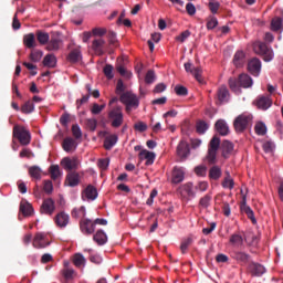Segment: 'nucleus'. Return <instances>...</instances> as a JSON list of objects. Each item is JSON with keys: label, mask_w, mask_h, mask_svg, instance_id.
<instances>
[{"label": "nucleus", "mask_w": 283, "mask_h": 283, "mask_svg": "<svg viewBox=\"0 0 283 283\" xmlns=\"http://www.w3.org/2000/svg\"><path fill=\"white\" fill-rule=\"evenodd\" d=\"M115 93L120 96L122 94H125V84L123 83V80L117 81Z\"/></svg>", "instance_id": "nucleus-62"}, {"label": "nucleus", "mask_w": 283, "mask_h": 283, "mask_svg": "<svg viewBox=\"0 0 283 283\" xmlns=\"http://www.w3.org/2000/svg\"><path fill=\"white\" fill-rule=\"evenodd\" d=\"M222 177V169H220L218 166H212L209 170V178L211 180H220Z\"/></svg>", "instance_id": "nucleus-39"}, {"label": "nucleus", "mask_w": 283, "mask_h": 283, "mask_svg": "<svg viewBox=\"0 0 283 283\" xmlns=\"http://www.w3.org/2000/svg\"><path fill=\"white\" fill-rule=\"evenodd\" d=\"M189 154H191V150L189 149V144L185 140H181L177 146V156H179L181 160H185L187 159Z\"/></svg>", "instance_id": "nucleus-18"}, {"label": "nucleus", "mask_w": 283, "mask_h": 283, "mask_svg": "<svg viewBox=\"0 0 283 283\" xmlns=\"http://www.w3.org/2000/svg\"><path fill=\"white\" fill-rule=\"evenodd\" d=\"M216 130L220 136H229V125L224 119H219L214 124Z\"/></svg>", "instance_id": "nucleus-27"}, {"label": "nucleus", "mask_w": 283, "mask_h": 283, "mask_svg": "<svg viewBox=\"0 0 283 283\" xmlns=\"http://www.w3.org/2000/svg\"><path fill=\"white\" fill-rule=\"evenodd\" d=\"M273 149H275V145L272 142H265L263 144V150L265 154H273Z\"/></svg>", "instance_id": "nucleus-63"}, {"label": "nucleus", "mask_w": 283, "mask_h": 283, "mask_svg": "<svg viewBox=\"0 0 283 283\" xmlns=\"http://www.w3.org/2000/svg\"><path fill=\"white\" fill-rule=\"evenodd\" d=\"M221 149H222V156L224 158H229L231 155V151H233V143L229 140H223L221 144Z\"/></svg>", "instance_id": "nucleus-31"}, {"label": "nucleus", "mask_w": 283, "mask_h": 283, "mask_svg": "<svg viewBox=\"0 0 283 283\" xmlns=\"http://www.w3.org/2000/svg\"><path fill=\"white\" fill-rule=\"evenodd\" d=\"M207 129H209V124H207V122L205 120H199L196 124V132L197 134H205L207 132Z\"/></svg>", "instance_id": "nucleus-48"}, {"label": "nucleus", "mask_w": 283, "mask_h": 283, "mask_svg": "<svg viewBox=\"0 0 283 283\" xmlns=\"http://www.w3.org/2000/svg\"><path fill=\"white\" fill-rule=\"evenodd\" d=\"M120 103L125 105L126 114H132L134 109H138L140 107V99L134 92L126 91L119 96Z\"/></svg>", "instance_id": "nucleus-1"}, {"label": "nucleus", "mask_w": 283, "mask_h": 283, "mask_svg": "<svg viewBox=\"0 0 283 283\" xmlns=\"http://www.w3.org/2000/svg\"><path fill=\"white\" fill-rule=\"evenodd\" d=\"M49 174L52 180H59L61 176H63V172L61 171L59 165H51L49 168Z\"/></svg>", "instance_id": "nucleus-33"}, {"label": "nucleus", "mask_w": 283, "mask_h": 283, "mask_svg": "<svg viewBox=\"0 0 283 283\" xmlns=\"http://www.w3.org/2000/svg\"><path fill=\"white\" fill-rule=\"evenodd\" d=\"M181 198H196V192L193 191V184L187 182L179 187L178 189Z\"/></svg>", "instance_id": "nucleus-14"}, {"label": "nucleus", "mask_w": 283, "mask_h": 283, "mask_svg": "<svg viewBox=\"0 0 283 283\" xmlns=\"http://www.w3.org/2000/svg\"><path fill=\"white\" fill-rule=\"evenodd\" d=\"M248 70L253 76H260L262 70V62L258 57H253L248 62Z\"/></svg>", "instance_id": "nucleus-11"}, {"label": "nucleus", "mask_w": 283, "mask_h": 283, "mask_svg": "<svg viewBox=\"0 0 283 283\" xmlns=\"http://www.w3.org/2000/svg\"><path fill=\"white\" fill-rule=\"evenodd\" d=\"M232 63L237 67H243L244 63H247V54H244V51H237L234 53Z\"/></svg>", "instance_id": "nucleus-26"}, {"label": "nucleus", "mask_w": 283, "mask_h": 283, "mask_svg": "<svg viewBox=\"0 0 283 283\" xmlns=\"http://www.w3.org/2000/svg\"><path fill=\"white\" fill-rule=\"evenodd\" d=\"M253 48L256 54L263 56V61H265V63H270V61L275 56L273 49H271L264 42H255Z\"/></svg>", "instance_id": "nucleus-5"}, {"label": "nucleus", "mask_w": 283, "mask_h": 283, "mask_svg": "<svg viewBox=\"0 0 283 283\" xmlns=\"http://www.w3.org/2000/svg\"><path fill=\"white\" fill-rule=\"evenodd\" d=\"M94 242H96L99 247L107 243V234L103 230H97V232L93 235Z\"/></svg>", "instance_id": "nucleus-30"}, {"label": "nucleus", "mask_w": 283, "mask_h": 283, "mask_svg": "<svg viewBox=\"0 0 283 283\" xmlns=\"http://www.w3.org/2000/svg\"><path fill=\"white\" fill-rule=\"evenodd\" d=\"M71 216L72 218H75V220H78V218H83L84 220L86 216L85 206L73 209Z\"/></svg>", "instance_id": "nucleus-41"}, {"label": "nucleus", "mask_w": 283, "mask_h": 283, "mask_svg": "<svg viewBox=\"0 0 283 283\" xmlns=\"http://www.w3.org/2000/svg\"><path fill=\"white\" fill-rule=\"evenodd\" d=\"M105 45V40L103 39H97L94 40L92 43V49L94 50V52H96L97 54H103V46Z\"/></svg>", "instance_id": "nucleus-40"}, {"label": "nucleus", "mask_w": 283, "mask_h": 283, "mask_svg": "<svg viewBox=\"0 0 283 283\" xmlns=\"http://www.w3.org/2000/svg\"><path fill=\"white\" fill-rule=\"evenodd\" d=\"M229 242L232 247H242L244 244V239L239 233H233L230 235Z\"/></svg>", "instance_id": "nucleus-37"}, {"label": "nucleus", "mask_w": 283, "mask_h": 283, "mask_svg": "<svg viewBox=\"0 0 283 283\" xmlns=\"http://www.w3.org/2000/svg\"><path fill=\"white\" fill-rule=\"evenodd\" d=\"M97 166L102 171H107L109 167V158H102L97 160Z\"/></svg>", "instance_id": "nucleus-54"}, {"label": "nucleus", "mask_w": 283, "mask_h": 283, "mask_svg": "<svg viewBox=\"0 0 283 283\" xmlns=\"http://www.w3.org/2000/svg\"><path fill=\"white\" fill-rule=\"evenodd\" d=\"M229 87L230 90H232L235 94H240V92H242L240 90V78H233V77H230L229 78Z\"/></svg>", "instance_id": "nucleus-43"}, {"label": "nucleus", "mask_w": 283, "mask_h": 283, "mask_svg": "<svg viewBox=\"0 0 283 283\" xmlns=\"http://www.w3.org/2000/svg\"><path fill=\"white\" fill-rule=\"evenodd\" d=\"M85 262H86L85 256H83V254L81 253H76L73 258V264L77 269H81V266H85Z\"/></svg>", "instance_id": "nucleus-45"}, {"label": "nucleus", "mask_w": 283, "mask_h": 283, "mask_svg": "<svg viewBox=\"0 0 283 283\" xmlns=\"http://www.w3.org/2000/svg\"><path fill=\"white\" fill-rule=\"evenodd\" d=\"M96 198H98V190L92 185H88L82 192V200H96Z\"/></svg>", "instance_id": "nucleus-16"}, {"label": "nucleus", "mask_w": 283, "mask_h": 283, "mask_svg": "<svg viewBox=\"0 0 283 283\" xmlns=\"http://www.w3.org/2000/svg\"><path fill=\"white\" fill-rule=\"evenodd\" d=\"M175 94H177V96H187V94H189V90L182 85H177L175 86Z\"/></svg>", "instance_id": "nucleus-57"}, {"label": "nucleus", "mask_w": 283, "mask_h": 283, "mask_svg": "<svg viewBox=\"0 0 283 283\" xmlns=\"http://www.w3.org/2000/svg\"><path fill=\"white\" fill-rule=\"evenodd\" d=\"M21 112L23 114H32V112H34V103H32V101H28L22 105Z\"/></svg>", "instance_id": "nucleus-52"}, {"label": "nucleus", "mask_w": 283, "mask_h": 283, "mask_svg": "<svg viewBox=\"0 0 283 283\" xmlns=\"http://www.w3.org/2000/svg\"><path fill=\"white\" fill-rule=\"evenodd\" d=\"M184 67H185L186 72L193 75V77L196 78V81H198V83H200L201 85H202V83H205V80L202 78V67H200V66L195 67L191 62L185 63Z\"/></svg>", "instance_id": "nucleus-7"}, {"label": "nucleus", "mask_w": 283, "mask_h": 283, "mask_svg": "<svg viewBox=\"0 0 283 283\" xmlns=\"http://www.w3.org/2000/svg\"><path fill=\"white\" fill-rule=\"evenodd\" d=\"M241 211L247 214V217L249 218V220L252 221L253 224H255V222H256L255 214L253 213V210L251 209V207H249L247 205V196L245 195H243V199L241 202Z\"/></svg>", "instance_id": "nucleus-21"}, {"label": "nucleus", "mask_w": 283, "mask_h": 283, "mask_svg": "<svg viewBox=\"0 0 283 283\" xmlns=\"http://www.w3.org/2000/svg\"><path fill=\"white\" fill-rule=\"evenodd\" d=\"M98 126V122L95 118L86 119V127L90 132H96V127Z\"/></svg>", "instance_id": "nucleus-56"}, {"label": "nucleus", "mask_w": 283, "mask_h": 283, "mask_svg": "<svg viewBox=\"0 0 283 283\" xmlns=\"http://www.w3.org/2000/svg\"><path fill=\"white\" fill-rule=\"evenodd\" d=\"M65 182L69 187H78L81 185V175L76 171H71L66 175Z\"/></svg>", "instance_id": "nucleus-19"}, {"label": "nucleus", "mask_w": 283, "mask_h": 283, "mask_svg": "<svg viewBox=\"0 0 283 283\" xmlns=\"http://www.w3.org/2000/svg\"><path fill=\"white\" fill-rule=\"evenodd\" d=\"M139 160H146V165L149 167V165H154V160H156V154L151 153L147 149H143L139 151Z\"/></svg>", "instance_id": "nucleus-20"}, {"label": "nucleus", "mask_w": 283, "mask_h": 283, "mask_svg": "<svg viewBox=\"0 0 283 283\" xmlns=\"http://www.w3.org/2000/svg\"><path fill=\"white\" fill-rule=\"evenodd\" d=\"M41 174H43V170H41L39 166H32L29 168V175L35 180H41Z\"/></svg>", "instance_id": "nucleus-42"}, {"label": "nucleus", "mask_w": 283, "mask_h": 283, "mask_svg": "<svg viewBox=\"0 0 283 283\" xmlns=\"http://www.w3.org/2000/svg\"><path fill=\"white\" fill-rule=\"evenodd\" d=\"M208 7L212 14H218V11L220 10V2L210 1Z\"/></svg>", "instance_id": "nucleus-59"}, {"label": "nucleus", "mask_w": 283, "mask_h": 283, "mask_svg": "<svg viewBox=\"0 0 283 283\" xmlns=\"http://www.w3.org/2000/svg\"><path fill=\"white\" fill-rule=\"evenodd\" d=\"M217 98L219 105L229 103V88H227V86L219 87L217 92Z\"/></svg>", "instance_id": "nucleus-25"}, {"label": "nucleus", "mask_w": 283, "mask_h": 283, "mask_svg": "<svg viewBox=\"0 0 283 283\" xmlns=\"http://www.w3.org/2000/svg\"><path fill=\"white\" fill-rule=\"evenodd\" d=\"M103 72L108 81H112V78H114V66L112 64H106L103 69Z\"/></svg>", "instance_id": "nucleus-50"}, {"label": "nucleus", "mask_w": 283, "mask_h": 283, "mask_svg": "<svg viewBox=\"0 0 283 283\" xmlns=\"http://www.w3.org/2000/svg\"><path fill=\"white\" fill-rule=\"evenodd\" d=\"M254 132L258 136H265L266 135V124L259 122L254 126Z\"/></svg>", "instance_id": "nucleus-47"}, {"label": "nucleus", "mask_w": 283, "mask_h": 283, "mask_svg": "<svg viewBox=\"0 0 283 283\" xmlns=\"http://www.w3.org/2000/svg\"><path fill=\"white\" fill-rule=\"evenodd\" d=\"M81 59V51L78 49L72 50L67 55L70 63H78Z\"/></svg>", "instance_id": "nucleus-44"}, {"label": "nucleus", "mask_w": 283, "mask_h": 283, "mask_svg": "<svg viewBox=\"0 0 283 283\" xmlns=\"http://www.w3.org/2000/svg\"><path fill=\"white\" fill-rule=\"evenodd\" d=\"M54 221L57 227L64 229V227H67V224H70V214L65 212H60L55 216Z\"/></svg>", "instance_id": "nucleus-23"}, {"label": "nucleus", "mask_w": 283, "mask_h": 283, "mask_svg": "<svg viewBox=\"0 0 283 283\" xmlns=\"http://www.w3.org/2000/svg\"><path fill=\"white\" fill-rule=\"evenodd\" d=\"M231 258L240 264H247L249 263V260H251V255L243 251H233Z\"/></svg>", "instance_id": "nucleus-24"}, {"label": "nucleus", "mask_w": 283, "mask_h": 283, "mask_svg": "<svg viewBox=\"0 0 283 283\" xmlns=\"http://www.w3.org/2000/svg\"><path fill=\"white\" fill-rule=\"evenodd\" d=\"M80 230L82 231V233H84V235H92V233L96 231L94 221H92L91 219H82L80 221Z\"/></svg>", "instance_id": "nucleus-9"}, {"label": "nucleus", "mask_w": 283, "mask_h": 283, "mask_svg": "<svg viewBox=\"0 0 283 283\" xmlns=\"http://www.w3.org/2000/svg\"><path fill=\"white\" fill-rule=\"evenodd\" d=\"M226 177L221 184V186L223 187V189H233V187H235V181H233V178H231V174H229V171H226Z\"/></svg>", "instance_id": "nucleus-38"}, {"label": "nucleus", "mask_w": 283, "mask_h": 283, "mask_svg": "<svg viewBox=\"0 0 283 283\" xmlns=\"http://www.w3.org/2000/svg\"><path fill=\"white\" fill-rule=\"evenodd\" d=\"M61 165L66 171H72V169H78V165H81V163L76 157H73V158L64 157L61 160Z\"/></svg>", "instance_id": "nucleus-13"}, {"label": "nucleus", "mask_w": 283, "mask_h": 283, "mask_svg": "<svg viewBox=\"0 0 283 283\" xmlns=\"http://www.w3.org/2000/svg\"><path fill=\"white\" fill-rule=\"evenodd\" d=\"M271 28L273 32H280V30H282V18L272 19Z\"/></svg>", "instance_id": "nucleus-51"}, {"label": "nucleus", "mask_w": 283, "mask_h": 283, "mask_svg": "<svg viewBox=\"0 0 283 283\" xmlns=\"http://www.w3.org/2000/svg\"><path fill=\"white\" fill-rule=\"evenodd\" d=\"M118 143V135H108L104 139V148L109 151Z\"/></svg>", "instance_id": "nucleus-29"}, {"label": "nucleus", "mask_w": 283, "mask_h": 283, "mask_svg": "<svg viewBox=\"0 0 283 283\" xmlns=\"http://www.w3.org/2000/svg\"><path fill=\"white\" fill-rule=\"evenodd\" d=\"M44 67H56V55L55 54H46L43 59Z\"/></svg>", "instance_id": "nucleus-36"}, {"label": "nucleus", "mask_w": 283, "mask_h": 283, "mask_svg": "<svg viewBox=\"0 0 283 283\" xmlns=\"http://www.w3.org/2000/svg\"><path fill=\"white\" fill-rule=\"evenodd\" d=\"M23 43L25 48L32 50V48H36V41L34 38V33H29L23 36Z\"/></svg>", "instance_id": "nucleus-32"}, {"label": "nucleus", "mask_w": 283, "mask_h": 283, "mask_svg": "<svg viewBox=\"0 0 283 283\" xmlns=\"http://www.w3.org/2000/svg\"><path fill=\"white\" fill-rule=\"evenodd\" d=\"M70 265L69 262L64 263V269L61 271L63 277L65 280H74V275H76V271H74V269H70L67 268Z\"/></svg>", "instance_id": "nucleus-34"}, {"label": "nucleus", "mask_w": 283, "mask_h": 283, "mask_svg": "<svg viewBox=\"0 0 283 283\" xmlns=\"http://www.w3.org/2000/svg\"><path fill=\"white\" fill-rule=\"evenodd\" d=\"M253 125V115L243 113L235 117L233 127L237 134H242L245 129H249Z\"/></svg>", "instance_id": "nucleus-2"}, {"label": "nucleus", "mask_w": 283, "mask_h": 283, "mask_svg": "<svg viewBox=\"0 0 283 283\" xmlns=\"http://www.w3.org/2000/svg\"><path fill=\"white\" fill-rule=\"evenodd\" d=\"M155 81H156V73L154 72V70H149L146 73L145 83H147V85H151V83H154Z\"/></svg>", "instance_id": "nucleus-55"}, {"label": "nucleus", "mask_w": 283, "mask_h": 283, "mask_svg": "<svg viewBox=\"0 0 283 283\" xmlns=\"http://www.w3.org/2000/svg\"><path fill=\"white\" fill-rule=\"evenodd\" d=\"M72 134H73L74 138H76V139L83 137V132H81V127L78 126V124H74L72 126Z\"/></svg>", "instance_id": "nucleus-60"}, {"label": "nucleus", "mask_w": 283, "mask_h": 283, "mask_svg": "<svg viewBox=\"0 0 283 283\" xmlns=\"http://www.w3.org/2000/svg\"><path fill=\"white\" fill-rule=\"evenodd\" d=\"M76 147H78V144L76 143V140L74 138L66 137L63 139L62 148L67 154H70V151H75Z\"/></svg>", "instance_id": "nucleus-22"}, {"label": "nucleus", "mask_w": 283, "mask_h": 283, "mask_svg": "<svg viewBox=\"0 0 283 283\" xmlns=\"http://www.w3.org/2000/svg\"><path fill=\"white\" fill-rule=\"evenodd\" d=\"M108 118L111 120V126L115 129H118L125 120V117L123 115V107L115 106L108 112Z\"/></svg>", "instance_id": "nucleus-4"}, {"label": "nucleus", "mask_w": 283, "mask_h": 283, "mask_svg": "<svg viewBox=\"0 0 283 283\" xmlns=\"http://www.w3.org/2000/svg\"><path fill=\"white\" fill-rule=\"evenodd\" d=\"M30 61H32L33 63H39V61H41V59H43V52L41 51H32L30 53L29 56Z\"/></svg>", "instance_id": "nucleus-53"}, {"label": "nucleus", "mask_w": 283, "mask_h": 283, "mask_svg": "<svg viewBox=\"0 0 283 283\" xmlns=\"http://www.w3.org/2000/svg\"><path fill=\"white\" fill-rule=\"evenodd\" d=\"M199 205L203 208L207 209L209 207V205H211V195H206L203 196L200 201Z\"/></svg>", "instance_id": "nucleus-58"}, {"label": "nucleus", "mask_w": 283, "mask_h": 283, "mask_svg": "<svg viewBox=\"0 0 283 283\" xmlns=\"http://www.w3.org/2000/svg\"><path fill=\"white\" fill-rule=\"evenodd\" d=\"M56 210V206L52 198L44 199L42 202V206L40 208L41 213H44L45 216H52L54 211Z\"/></svg>", "instance_id": "nucleus-12"}, {"label": "nucleus", "mask_w": 283, "mask_h": 283, "mask_svg": "<svg viewBox=\"0 0 283 283\" xmlns=\"http://www.w3.org/2000/svg\"><path fill=\"white\" fill-rule=\"evenodd\" d=\"M62 43L63 40L61 39V33L53 32L51 40L48 42L46 50H49V52H56L61 49Z\"/></svg>", "instance_id": "nucleus-8"}, {"label": "nucleus", "mask_w": 283, "mask_h": 283, "mask_svg": "<svg viewBox=\"0 0 283 283\" xmlns=\"http://www.w3.org/2000/svg\"><path fill=\"white\" fill-rule=\"evenodd\" d=\"M250 269L252 275H254L255 277H261V275H264L266 273V268H264V265L260 263H252L250 265Z\"/></svg>", "instance_id": "nucleus-28"}, {"label": "nucleus", "mask_w": 283, "mask_h": 283, "mask_svg": "<svg viewBox=\"0 0 283 283\" xmlns=\"http://www.w3.org/2000/svg\"><path fill=\"white\" fill-rule=\"evenodd\" d=\"M46 235L43 232H38L33 239L34 249H45V247H50V242L45 240Z\"/></svg>", "instance_id": "nucleus-15"}, {"label": "nucleus", "mask_w": 283, "mask_h": 283, "mask_svg": "<svg viewBox=\"0 0 283 283\" xmlns=\"http://www.w3.org/2000/svg\"><path fill=\"white\" fill-rule=\"evenodd\" d=\"M239 85L244 88L251 87L253 85V78L247 74H241L239 75Z\"/></svg>", "instance_id": "nucleus-35"}, {"label": "nucleus", "mask_w": 283, "mask_h": 283, "mask_svg": "<svg viewBox=\"0 0 283 283\" xmlns=\"http://www.w3.org/2000/svg\"><path fill=\"white\" fill-rule=\"evenodd\" d=\"M255 105L259 109H262L263 112H266L273 105V99L269 96H259L255 101Z\"/></svg>", "instance_id": "nucleus-17"}, {"label": "nucleus", "mask_w": 283, "mask_h": 283, "mask_svg": "<svg viewBox=\"0 0 283 283\" xmlns=\"http://www.w3.org/2000/svg\"><path fill=\"white\" fill-rule=\"evenodd\" d=\"M36 39L41 45H46L50 41V34L43 31H36Z\"/></svg>", "instance_id": "nucleus-46"}, {"label": "nucleus", "mask_w": 283, "mask_h": 283, "mask_svg": "<svg viewBox=\"0 0 283 283\" xmlns=\"http://www.w3.org/2000/svg\"><path fill=\"white\" fill-rule=\"evenodd\" d=\"M134 129H136V132H147V124H145L144 122H138L134 125Z\"/></svg>", "instance_id": "nucleus-64"}, {"label": "nucleus", "mask_w": 283, "mask_h": 283, "mask_svg": "<svg viewBox=\"0 0 283 283\" xmlns=\"http://www.w3.org/2000/svg\"><path fill=\"white\" fill-rule=\"evenodd\" d=\"M219 149H220V137H218V135H214L211 138L208 147L207 160L209 165H216Z\"/></svg>", "instance_id": "nucleus-3"}, {"label": "nucleus", "mask_w": 283, "mask_h": 283, "mask_svg": "<svg viewBox=\"0 0 283 283\" xmlns=\"http://www.w3.org/2000/svg\"><path fill=\"white\" fill-rule=\"evenodd\" d=\"M185 180V168L180 166H175L171 172V184L180 185Z\"/></svg>", "instance_id": "nucleus-10"}, {"label": "nucleus", "mask_w": 283, "mask_h": 283, "mask_svg": "<svg viewBox=\"0 0 283 283\" xmlns=\"http://www.w3.org/2000/svg\"><path fill=\"white\" fill-rule=\"evenodd\" d=\"M20 211L23 216H30L31 213H33L34 208H32V205H30L29 202H25L20 205Z\"/></svg>", "instance_id": "nucleus-49"}, {"label": "nucleus", "mask_w": 283, "mask_h": 283, "mask_svg": "<svg viewBox=\"0 0 283 283\" xmlns=\"http://www.w3.org/2000/svg\"><path fill=\"white\" fill-rule=\"evenodd\" d=\"M214 28H218V18L211 17L207 21V30H214Z\"/></svg>", "instance_id": "nucleus-61"}, {"label": "nucleus", "mask_w": 283, "mask_h": 283, "mask_svg": "<svg viewBox=\"0 0 283 283\" xmlns=\"http://www.w3.org/2000/svg\"><path fill=\"white\" fill-rule=\"evenodd\" d=\"M13 136L17 138L20 143V145H30V142L32 140V136L30 135V130L28 128L15 125L13 127Z\"/></svg>", "instance_id": "nucleus-6"}]
</instances>
